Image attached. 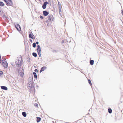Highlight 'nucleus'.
Segmentation results:
<instances>
[{
  "instance_id": "obj_32",
  "label": "nucleus",
  "mask_w": 123,
  "mask_h": 123,
  "mask_svg": "<svg viewBox=\"0 0 123 123\" xmlns=\"http://www.w3.org/2000/svg\"><path fill=\"white\" fill-rule=\"evenodd\" d=\"M60 11H61V10L60 9H59V12H60Z\"/></svg>"
},
{
  "instance_id": "obj_8",
  "label": "nucleus",
  "mask_w": 123,
  "mask_h": 123,
  "mask_svg": "<svg viewBox=\"0 0 123 123\" xmlns=\"http://www.w3.org/2000/svg\"><path fill=\"white\" fill-rule=\"evenodd\" d=\"M48 4L47 2H45L43 3V5L42 6V7L43 9H45L46 7V5Z\"/></svg>"
},
{
  "instance_id": "obj_13",
  "label": "nucleus",
  "mask_w": 123,
  "mask_h": 123,
  "mask_svg": "<svg viewBox=\"0 0 123 123\" xmlns=\"http://www.w3.org/2000/svg\"><path fill=\"white\" fill-rule=\"evenodd\" d=\"M46 68L45 67H43L42 68H41L40 72L44 71L46 69Z\"/></svg>"
},
{
  "instance_id": "obj_27",
  "label": "nucleus",
  "mask_w": 123,
  "mask_h": 123,
  "mask_svg": "<svg viewBox=\"0 0 123 123\" xmlns=\"http://www.w3.org/2000/svg\"><path fill=\"white\" fill-rule=\"evenodd\" d=\"M35 71L36 72H37L38 71L37 70V69H35Z\"/></svg>"
},
{
  "instance_id": "obj_1",
  "label": "nucleus",
  "mask_w": 123,
  "mask_h": 123,
  "mask_svg": "<svg viewBox=\"0 0 123 123\" xmlns=\"http://www.w3.org/2000/svg\"><path fill=\"white\" fill-rule=\"evenodd\" d=\"M22 59L21 57H18L15 63L16 65L18 67H20L22 65Z\"/></svg>"
},
{
  "instance_id": "obj_17",
  "label": "nucleus",
  "mask_w": 123,
  "mask_h": 123,
  "mask_svg": "<svg viewBox=\"0 0 123 123\" xmlns=\"http://www.w3.org/2000/svg\"><path fill=\"white\" fill-rule=\"evenodd\" d=\"M33 74L34 75V77L35 78H37V76L36 73L35 72H34L33 73Z\"/></svg>"
},
{
  "instance_id": "obj_9",
  "label": "nucleus",
  "mask_w": 123,
  "mask_h": 123,
  "mask_svg": "<svg viewBox=\"0 0 123 123\" xmlns=\"http://www.w3.org/2000/svg\"><path fill=\"white\" fill-rule=\"evenodd\" d=\"M15 27L17 29L18 31H20L21 30L19 24H17L15 25Z\"/></svg>"
},
{
  "instance_id": "obj_25",
  "label": "nucleus",
  "mask_w": 123,
  "mask_h": 123,
  "mask_svg": "<svg viewBox=\"0 0 123 123\" xmlns=\"http://www.w3.org/2000/svg\"><path fill=\"white\" fill-rule=\"evenodd\" d=\"M40 17L42 19H43V16H40Z\"/></svg>"
},
{
  "instance_id": "obj_24",
  "label": "nucleus",
  "mask_w": 123,
  "mask_h": 123,
  "mask_svg": "<svg viewBox=\"0 0 123 123\" xmlns=\"http://www.w3.org/2000/svg\"><path fill=\"white\" fill-rule=\"evenodd\" d=\"M3 72L2 71H0V75H1L2 74Z\"/></svg>"
},
{
  "instance_id": "obj_20",
  "label": "nucleus",
  "mask_w": 123,
  "mask_h": 123,
  "mask_svg": "<svg viewBox=\"0 0 123 123\" xmlns=\"http://www.w3.org/2000/svg\"><path fill=\"white\" fill-rule=\"evenodd\" d=\"M0 5L1 6H3L4 5V4L2 2H0Z\"/></svg>"
},
{
  "instance_id": "obj_22",
  "label": "nucleus",
  "mask_w": 123,
  "mask_h": 123,
  "mask_svg": "<svg viewBox=\"0 0 123 123\" xmlns=\"http://www.w3.org/2000/svg\"><path fill=\"white\" fill-rule=\"evenodd\" d=\"M88 82H89V84L91 86V85H92V84H91V82L90 80H88Z\"/></svg>"
},
{
  "instance_id": "obj_21",
  "label": "nucleus",
  "mask_w": 123,
  "mask_h": 123,
  "mask_svg": "<svg viewBox=\"0 0 123 123\" xmlns=\"http://www.w3.org/2000/svg\"><path fill=\"white\" fill-rule=\"evenodd\" d=\"M33 47L34 48H35L36 46V44L35 43H34L33 44Z\"/></svg>"
},
{
  "instance_id": "obj_7",
  "label": "nucleus",
  "mask_w": 123,
  "mask_h": 123,
  "mask_svg": "<svg viewBox=\"0 0 123 123\" xmlns=\"http://www.w3.org/2000/svg\"><path fill=\"white\" fill-rule=\"evenodd\" d=\"M6 4L8 6L9 5L10 6H12L13 5V4L12 2V1L10 0H8L6 2Z\"/></svg>"
},
{
  "instance_id": "obj_18",
  "label": "nucleus",
  "mask_w": 123,
  "mask_h": 123,
  "mask_svg": "<svg viewBox=\"0 0 123 123\" xmlns=\"http://www.w3.org/2000/svg\"><path fill=\"white\" fill-rule=\"evenodd\" d=\"M108 112L110 113H112V109H110V108L109 109H108Z\"/></svg>"
},
{
  "instance_id": "obj_6",
  "label": "nucleus",
  "mask_w": 123,
  "mask_h": 123,
  "mask_svg": "<svg viewBox=\"0 0 123 123\" xmlns=\"http://www.w3.org/2000/svg\"><path fill=\"white\" fill-rule=\"evenodd\" d=\"M2 65L5 68H7L8 66V64L6 61V60L2 61Z\"/></svg>"
},
{
  "instance_id": "obj_2",
  "label": "nucleus",
  "mask_w": 123,
  "mask_h": 123,
  "mask_svg": "<svg viewBox=\"0 0 123 123\" xmlns=\"http://www.w3.org/2000/svg\"><path fill=\"white\" fill-rule=\"evenodd\" d=\"M18 73L21 77H22L23 76L24 70L23 68H20L19 69Z\"/></svg>"
},
{
  "instance_id": "obj_23",
  "label": "nucleus",
  "mask_w": 123,
  "mask_h": 123,
  "mask_svg": "<svg viewBox=\"0 0 123 123\" xmlns=\"http://www.w3.org/2000/svg\"><path fill=\"white\" fill-rule=\"evenodd\" d=\"M35 106H36L37 107H38V105L37 104V103H35Z\"/></svg>"
},
{
  "instance_id": "obj_30",
  "label": "nucleus",
  "mask_w": 123,
  "mask_h": 123,
  "mask_svg": "<svg viewBox=\"0 0 123 123\" xmlns=\"http://www.w3.org/2000/svg\"><path fill=\"white\" fill-rule=\"evenodd\" d=\"M30 41L31 42H32V40H31V39H30Z\"/></svg>"
},
{
  "instance_id": "obj_31",
  "label": "nucleus",
  "mask_w": 123,
  "mask_h": 123,
  "mask_svg": "<svg viewBox=\"0 0 123 123\" xmlns=\"http://www.w3.org/2000/svg\"><path fill=\"white\" fill-rule=\"evenodd\" d=\"M122 14H123V11L122 10Z\"/></svg>"
},
{
  "instance_id": "obj_5",
  "label": "nucleus",
  "mask_w": 123,
  "mask_h": 123,
  "mask_svg": "<svg viewBox=\"0 0 123 123\" xmlns=\"http://www.w3.org/2000/svg\"><path fill=\"white\" fill-rule=\"evenodd\" d=\"M48 20L50 22H52L54 21V18L52 15H50L48 17Z\"/></svg>"
},
{
  "instance_id": "obj_33",
  "label": "nucleus",
  "mask_w": 123,
  "mask_h": 123,
  "mask_svg": "<svg viewBox=\"0 0 123 123\" xmlns=\"http://www.w3.org/2000/svg\"><path fill=\"white\" fill-rule=\"evenodd\" d=\"M48 1H49V2L50 1V0H49Z\"/></svg>"
},
{
  "instance_id": "obj_10",
  "label": "nucleus",
  "mask_w": 123,
  "mask_h": 123,
  "mask_svg": "<svg viewBox=\"0 0 123 123\" xmlns=\"http://www.w3.org/2000/svg\"><path fill=\"white\" fill-rule=\"evenodd\" d=\"M43 13L44 16H46L49 14V12L46 11H44L43 12Z\"/></svg>"
},
{
  "instance_id": "obj_15",
  "label": "nucleus",
  "mask_w": 123,
  "mask_h": 123,
  "mask_svg": "<svg viewBox=\"0 0 123 123\" xmlns=\"http://www.w3.org/2000/svg\"><path fill=\"white\" fill-rule=\"evenodd\" d=\"M37 122H39L41 120V118L40 117H37Z\"/></svg>"
},
{
  "instance_id": "obj_29",
  "label": "nucleus",
  "mask_w": 123,
  "mask_h": 123,
  "mask_svg": "<svg viewBox=\"0 0 123 123\" xmlns=\"http://www.w3.org/2000/svg\"><path fill=\"white\" fill-rule=\"evenodd\" d=\"M1 58L0 57V63H1Z\"/></svg>"
},
{
  "instance_id": "obj_3",
  "label": "nucleus",
  "mask_w": 123,
  "mask_h": 123,
  "mask_svg": "<svg viewBox=\"0 0 123 123\" xmlns=\"http://www.w3.org/2000/svg\"><path fill=\"white\" fill-rule=\"evenodd\" d=\"M33 87V82L31 80L29 82L28 84V88L29 89H31Z\"/></svg>"
},
{
  "instance_id": "obj_12",
  "label": "nucleus",
  "mask_w": 123,
  "mask_h": 123,
  "mask_svg": "<svg viewBox=\"0 0 123 123\" xmlns=\"http://www.w3.org/2000/svg\"><path fill=\"white\" fill-rule=\"evenodd\" d=\"M1 88L2 89L4 90H7V88L4 86H1Z\"/></svg>"
},
{
  "instance_id": "obj_11",
  "label": "nucleus",
  "mask_w": 123,
  "mask_h": 123,
  "mask_svg": "<svg viewBox=\"0 0 123 123\" xmlns=\"http://www.w3.org/2000/svg\"><path fill=\"white\" fill-rule=\"evenodd\" d=\"M29 38H31L32 39L34 38V36L32 33L31 34H29Z\"/></svg>"
},
{
  "instance_id": "obj_4",
  "label": "nucleus",
  "mask_w": 123,
  "mask_h": 123,
  "mask_svg": "<svg viewBox=\"0 0 123 123\" xmlns=\"http://www.w3.org/2000/svg\"><path fill=\"white\" fill-rule=\"evenodd\" d=\"M37 52L38 53V55L40 57H41V47L39 45H37Z\"/></svg>"
},
{
  "instance_id": "obj_35",
  "label": "nucleus",
  "mask_w": 123,
  "mask_h": 123,
  "mask_svg": "<svg viewBox=\"0 0 123 123\" xmlns=\"http://www.w3.org/2000/svg\"><path fill=\"white\" fill-rule=\"evenodd\" d=\"M59 2H58V4H59Z\"/></svg>"
},
{
  "instance_id": "obj_34",
  "label": "nucleus",
  "mask_w": 123,
  "mask_h": 123,
  "mask_svg": "<svg viewBox=\"0 0 123 123\" xmlns=\"http://www.w3.org/2000/svg\"><path fill=\"white\" fill-rule=\"evenodd\" d=\"M34 67H35V68H36V66H34Z\"/></svg>"
},
{
  "instance_id": "obj_19",
  "label": "nucleus",
  "mask_w": 123,
  "mask_h": 123,
  "mask_svg": "<svg viewBox=\"0 0 123 123\" xmlns=\"http://www.w3.org/2000/svg\"><path fill=\"white\" fill-rule=\"evenodd\" d=\"M32 55L33 56L35 57H37V54L35 53H33L32 54Z\"/></svg>"
},
{
  "instance_id": "obj_26",
  "label": "nucleus",
  "mask_w": 123,
  "mask_h": 123,
  "mask_svg": "<svg viewBox=\"0 0 123 123\" xmlns=\"http://www.w3.org/2000/svg\"><path fill=\"white\" fill-rule=\"evenodd\" d=\"M39 44V42H37L36 43V44Z\"/></svg>"
},
{
  "instance_id": "obj_14",
  "label": "nucleus",
  "mask_w": 123,
  "mask_h": 123,
  "mask_svg": "<svg viewBox=\"0 0 123 123\" xmlns=\"http://www.w3.org/2000/svg\"><path fill=\"white\" fill-rule=\"evenodd\" d=\"M94 61L93 60H91L90 62V64L92 65L94 64Z\"/></svg>"
},
{
  "instance_id": "obj_16",
  "label": "nucleus",
  "mask_w": 123,
  "mask_h": 123,
  "mask_svg": "<svg viewBox=\"0 0 123 123\" xmlns=\"http://www.w3.org/2000/svg\"><path fill=\"white\" fill-rule=\"evenodd\" d=\"M22 114L24 117H26L27 115L26 114L25 112H23L22 113Z\"/></svg>"
},
{
  "instance_id": "obj_28",
  "label": "nucleus",
  "mask_w": 123,
  "mask_h": 123,
  "mask_svg": "<svg viewBox=\"0 0 123 123\" xmlns=\"http://www.w3.org/2000/svg\"><path fill=\"white\" fill-rule=\"evenodd\" d=\"M8 0H4V1L6 2Z\"/></svg>"
}]
</instances>
